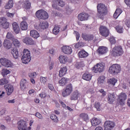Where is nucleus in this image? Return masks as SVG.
<instances>
[{"instance_id": "obj_64", "label": "nucleus", "mask_w": 130, "mask_h": 130, "mask_svg": "<svg viewBox=\"0 0 130 130\" xmlns=\"http://www.w3.org/2000/svg\"><path fill=\"white\" fill-rule=\"evenodd\" d=\"M95 130H103V128L101 126L96 127Z\"/></svg>"}, {"instance_id": "obj_25", "label": "nucleus", "mask_w": 130, "mask_h": 130, "mask_svg": "<svg viewBox=\"0 0 130 130\" xmlns=\"http://www.w3.org/2000/svg\"><path fill=\"white\" fill-rule=\"evenodd\" d=\"M91 124L93 126L98 125L101 123V120L97 118H93L91 120Z\"/></svg>"}, {"instance_id": "obj_18", "label": "nucleus", "mask_w": 130, "mask_h": 130, "mask_svg": "<svg viewBox=\"0 0 130 130\" xmlns=\"http://www.w3.org/2000/svg\"><path fill=\"white\" fill-rule=\"evenodd\" d=\"M22 42L27 45H33V44H34V41L29 37L24 38L22 40Z\"/></svg>"}, {"instance_id": "obj_46", "label": "nucleus", "mask_w": 130, "mask_h": 130, "mask_svg": "<svg viewBox=\"0 0 130 130\" xmlns=\"http://www.w3.org/2000/svg\"><path fill=\"white\" fill-rule=\"evenodd\" d=\"M28 76L29 77V78H31V79H34V78H36V76H37V74H36V72H31L28 73Z\"/></svg>"}, {"instance_id": "obj_54", "label": "nucleus", "mask_w": 130, "mask_h": 130, "mask_svg": "<svg viewBox=\"0 0 130 130\" xmlns=\"http://www.w3.org/2000/svg\"><path fill=\"white\" fill-rule=\"evenodd\" d=\"M118 10H116L114 15H113V17L115 18V19H117V18H118V17H119V15H118L116 13L117 12H118Z\"/></svg>"}, {"instance_id": "obj_57", "label": "nucleus", "mask_w": 130, "mask_h": 130, "mask_svg": "<svg viewBox=\"0 0 130 130\" xmlns=\"http://www.w3.org/2000/svg\"><path fill=\"white\" fill-rule=\"evenodd\" d=\"M48 87L49 89L50 90H51V91L53 90V89H54V87H53V85L51 84H49L48 85Z\"/></svg>"}, {"instance_id": "obj_63", "label": "nucleus", "mask_w": 130, "mask_h": 130, "mask_svg": "<svg viewBox=\"0 0 130 130\" xmlns=\"http://www.w3.org/2000/svg\"><path fill=\"white\" fill-rule=\"evenodd\" d=\"M78 44H79V46H80V47H83L84 46V43L82 41H79L78 42Z\"/></svg>"}, {"instance_id": "obj_3", "label": "nucleus", "mask_w": 130, "mask_h": 130, "mask_svg": "<svg viewBox=\"0 0 130 130\" xmlns=\"http://www.w3.org/2000/svg\"><path fill=\"white\" fill-rule=\"evenodd\" d=\"M121 70V67L119 66V64H114L110 67L109 69V72L110 74L115 75L120 73Z\"/></svg>"}, {"instance_id": "obj_44", "label": "nucleus", "mask_w": 130, "mask_h": 130, "mask_svg": "<svg viewBox=\"0 0 130 130\" xmlns=\"http://www.w3.org/2000/svg\"><path fill=\"white\" fill-rule=\"evenodd\" d=\"M40 81L42 82L44 85H45L46 84V82H47V77H40Z\"/></svg>"}, {"instance_id": "obj_59", "label": "nucleus", "mask_w": 130, "mask_h": 130, "mask_svg": "<svg viewBox=\"0 0 130 130\" xmlns=\"http://www.w3.org/2000/svg\"><path fill=\"white\" fill-rule=\"evenodd\" d=\"M116 10H118V11H117L116 13L119 16L121 13H122V10L119 8H117Z\"/></svg>"}, {"instance_id": "obj_27", "label": "nucleus", "mask_w": 130, "mask_h": 130, "mask_svg": "<svg viewBox=\"0 0 130 130\" xmlns=\"http://www.w3.org/2000/svg\"><path fill=\"white\" fill-rule=\"evenodd\" d=\"M12 27L13 31L16 34H18L19 32H20V27H19V25L17 22H13L12 23Z\"/></svg>"}, {"instance_id": "obj_61", "label": "nucleus", "mask_w": 130, "mask_h": 130, "mask_svg": "<svg viewBox=\"0 0 130 130\" xmlns=\"http://www.w3.org/2000/svg\"><path fill=\"white\" fill-rule=\"evenodd\" d=\"M55 16H57V17H62V14L59 12H57L55 13Z\"/></svg>"}, {"instance_id": "obj_38", "label": "nucleus", "mask_w": 130, "mask_h": 130, "mask_svg": "<svg viewBox=\"0 0 130 130\" xmlns=\"http://www.w3.org/2000/svg\"><path fill=\"white\" fill-rule=\"evenodd\" d=\"M108 82L110 84H111V85H113V86H115V84H116V83H117V79L113 78L110 79V80H109L108 81Z\"/></svg>"}, {"instance_id": "obj_6", "label": "nucleus", "mask_w": 130, "mask_h": 130, "mask_svg": "<svg viewBox=\"0 0 130 130\" xmlns=\"http://www.w3.org/2000/svg\"><path fill=\"white\" fill-rule=\"evenodd\" d=\"M73 85L69 84L67 85L62 91V96L63 97H67L71 94L73 90Z\"/></svg>"}, {"instance_id": "obj_21", "label": "nucleus", "mask_w": 130, "mask_h": 130, "mask_svg": "<svg viewBox=\"0 0 130 130\" xmlns=\"http://www.w3.org/2000/svg\"><path fill=\"white\" fill-rule=\"evenodd\" d=\"M4 46L7 49H10V48H12V46H13V44L11 43V41L5 40L4 42Z\"/></svg>"}, {"instance_id": "obj_4", "label": "nucleus", "mask_w": 130, "mask_h": 130, "mask_svg": "<svg viewBox=\"0 0 130 130\" xmlns=\"http://www.w3.org/2000/svg\"><path fill=\"white\" fill-rule=\"evenodd\" d=\"M112 54L114 56H121L123 54V49L121 46H116L112 49Z\"/></svg>"}, {"instance_id": "obj_30", "label": "nucleus", "mask_w": 130, "mask_h": 130, "mask_svg": "<svg viewBox=\"0 0 130 130\" xmlns=\"http://www.w3.org/2000/svg\"><path fill=\"white\" fill-rule=\"evenodd\" d=\"M22 6L25 9H30V8H31V3L28 0H25L24 3H22Z\"/></svg>"}, {"instance_id": "obj_13", "label": "nucleus", "mask_w": 130, "mask_h": 130, "mask_svg": "<svg viewBox=\"0 0 130 130\" xmlns=\"http://www.w3.org/2000/svg\"><path fill=\"white\" fill-rule=\"evenodd\" d=\"M116 99V96H115V94L114 93H109L107 95V100L108 103L110 104H113V102L115 101Z\"/></svg>"}, {"instance_id": "obj_43", "label": "nucleus", "mask_w": 130, "mask_h": 130, "mask_svg": "<svg viewBox=\"0 0 130 130\" xmlns=\"http://www.w3.org/2000/svg\"><path fill=\"white\" fill-rule=\"evenodd\" d=\"M8 83H9V81L5 78H2L0 79V85L1 86L6 85V84H8Z\"/></svg>"}, {"instance_id": "obj_5", "label": "nucleus", "mask_w": 130, "mask_h": 130, "mask_svg": "<svg viewBox=\"0 0 130 130\" xmlns=\"http://www.w3.org/2000/svg\"><path fill=\"white\" fill-rule=\"evenodd\" d=\"M36 16L38 19L46 20L48 19V13L43 10H40L36 12Z\"/></svg>"}, {"instance_id": "obj_49", "label": "nucleus", "mask_w": 130, "mask_h": 130, "mask_svg": "<svg viewBox=\"0 0 130 130\" xmlns=\"http://www.w3.org/2000/svg\"><path fill=\"white\" fill-rule=\"evenodd\" d=\"M7 38L8 39H11L12 41L13 39H14L15 38H14V36L11 34V32H8L6 36Z\"/></svg>"}, {"instance_id": "obj_20", "label": "nucleus", "mask_w": 130, "mask_h": 130, "mask_svg": "<svg viewBox=\"0 0 130 130\" xmlns=\"http://www.w3.org/2000/svg\"><path fill=\"white\" fill-rule=\"evenodd\" d=\"M82 79L85 81H90L92 79V75L89 72H86L83 74Z\"/></svg>"}, {"instance_id": "obj_35", "label": "nucleus", "mask_w": 130, "mask_h": 130, "mask_svg": "<svg viewBox=\"0 0 130 130\" xmlns=\"http://www.w3.org/2000/svg\"><path fill=\"white\" fill-rule=\"evenodd\" d=\"M68 81H69V79L62 78L59 81V84L61 86H64V85L68 83Z\"/></svg>"}, {"instance_id": "obj_55", "label": "nucleus", "mask_w": 130, "mask_h": 130, "mask_svg": "<svg viewBox=\"0 0 130 130\" xmlns=\"http://www.w3.org/2000/svg\"><path fill=\"white\" fill-rule=\"evenodd\" d=\"M39 96L41 98H45L46 97V93L45 92H42L39 94Z\"/></svg>"}, {"instance_id": "obj_28", "label": "nucleus", "mask_w": 130, "mask_h": 130, "mask_svg": "<svg viewBox=\"0 0 130 130\" xmlns=\"http://www.w3.org/2000/svg\"><path fill=\"white\" fill-rule=\"evenodd\" d=\"M30 36H31V37H33L34 38H35L36 39H37V38H38V37H39V36H40L38 31H37V30H30Z\"/></svg>"}, {"instance_id": "obj_41", "label": "nucleus", "mask_w": 130, "mask_h": 130, "mask_svg": "<svg viewBox=\"0 0 130 130\" xmlns=\"http://www.w3.org/2000/svg\"><path fill=\"white\" fill-rule=\"evenodd\" d=\"M80 116V117H81V118H83L84 119V121H88V120H89V118H88V115L87 114H81Z\"/></svg>"}, {"instance_id": "obj_23", "label": "nucleus", "mask_w": 130, "mask_h": 130, "mask_svg": "<svg viewBox=\"0 0 130 130\" xmlns=\"http://www.w3.org/2000/svg\"><path fill=\"white\" fill-rule=\"evenodd\" d=\"M67 72H68V68L66 67H63L60 69L59 71V76L60 77H63L64 75L67 74Z\"/></svg>"}, {"instance_id": "obj_36", "label": "nucleus", "mask_w": 130, "mask_h": 130, "mask_svg": "<svg viewBox=\"0 0 130 130\" xmlns=\"http://www.w3.org/2000/svg\"><path fill=\"white\" fill-rule=\"evenodd\" d=\"M115 29L118 33L121 34L123 32V28L122 27V26L120 25V24L117 25Z\"/></svg>"}, {"instance_id": "obj_34", "label": "nucleus", "mask_w": 130, "mask_h": 130, "mask_svg": "<svg viewBox=\"0 0 130 130\" xmlns=\"http://www.w3.org/2000/svg\"><path fill=\"white\" fill-rule=\"evenodd\" d=\"M11 53L15 59H17L19 57V52L17 50H12Z\"/></svg>"}, {"instance_id": "obj_50", "label": "nucleus", "mask_w": 130, "mask_h": 130, "mask_svg": "<svg viewBox=\"0 0 130 130\" xmlns=\"http://www.w3.org/2000/svg\"><path fill=\"white\" fill-rule=\"evenodd\" d=\"M95 108L97 109L99 111H100V109H101V106L100 105V103H95L94 105Z\"/></svg>"}, {"instance_id": "obj_56", "label": "nucleus", "mask_w": 130, "mask_h": 130, "mask_svg": "<svg viewBox=\"0 0 130 130\" xmlns=\"http://www.w3.org/2000/svg\"><path fill=\"white\" fill-rule=\"evenodd\" d=\"M125 24L127 27H130V19L125 20Z\"/></svg>"}, {"instance_id": "obj_10", "label": "nucleus", "mask_w": 130, "mask_h": 130, "mask_svg": "<svg viewBox=\"0 0 130 130\" xmlns=\"http://www.w3.org/2000/svg\"><path fill=\"white\" fill-rule=\"evenodd\" d=\"M100 32L102 35V36H104L105 37H107L108 35H109V30L104 26H101L100 28Z\"/></svg>"}, {"instance_id": "obj_1", "label": "nucleus", "mask_w": 130, "mask_h": 130, "mask_svg": "<svg viewBox=\"0 0 130 130\" xmlns=\"http://www.w3.org/2000/svg\"><path fill=\"white\" fill-rule=\"evenodd\" d=\"M97 9L99 18L103 20L104 16H106V14H107V9L104 4L101 3L98 5Z\"/></svg>"}, {"instance_id": "obj_62", "label": "nucleus", "mask_w": 130, "mask_h": 130, "mask_svg": "<svg viewBox=\"0 0 130 130\" xmlns=\"http://www.w3.org/2000/svg\"><path fill=\"white\" fill-rule=\"evenodd\" d=\"M53 64H54V63H53V62H51L50 64V66H49V69L50 70H52V69H53Z\"/></svg>"}, {"instance_id": "obj_42", "label": "nucleus", "mask_w": 130, "mask_h": 130, "mask_svg": "<svg viewBox=\"0 0 130 130\" xmlns=\"http://www.w3.org/2000/svg\"><path fill=\"white\" fill-rule=\"evenodd\" d=\"M3 29H8L9 27H10V23L9 22L6 21L4 23L1 24L0 25Z\"/></svg>"}, {"instance_id": "obj_8", "label": "nucleus", "mask_w": 130, "mask_h": 130, "mask_svg": "<svg viewBox=\"0 0 130 130\" xmlns=\"http://www.w3.org/2000/svg\"><path fill=\"white\" fill-rule=\"evenodd\" d=\"M0 62L3 67H6V68H12V67H13L12 61L6 58H1Z\"/></svg>"}, {"instance_id": "obj_29", "label": "nucleus", "mask_w": 130, "mask_h": 130, "mask_svg": "<svg viewBox=\"0 0 130 130\" xmlns=\"http://www.w3.org/2000/svg\"><path fill=\"white\" fill-rule=\"evenodd\" d=\"M27 80L26 79H22L20 82V87L22 90H24V89H26V86H27Z\"/></svg>"}, {"instance_id": "obj_24", "label": "nucleus", "mask_w": 130, "mask_h": 130, "mask_svg": "<svg viewBox=\"0 0 130 130\" xmlns=\"http://www.w3.org/2000/svg\"><path fill=\"white\" fill-rule=\"evenodd\" d=\"M80 96H81V94H80V93L78 91H75L71 96V100H77L78 98H79Z\"/></svg>"}, {"instance_id": "obj_32", "label": "nucleus", "mask_w": 130, "mask_h": 130, "mask_svg": "<svg viewBox=\"0 0 130 130\" xmlns=\"http://www.w3.org/2000/svg\"><path fill=\"white\" fill-rule=\"evenodd\" d=\"M13 7H14V2L13 1V0H9L8 1V3L5 6V9H12Z\"/></svg>"}, {"instance_id": "obj_31", "label": "nucleus", "mask_w": 130, "mask_h": 130, "mask_svg": "<svg viewBox=\"0 0 130 130\" xmlns=\"http://www.w3.org/2000/svg\"><path fill=\"white\" fill-rule=\"evenodd\" d=\"M20 28L21 30L25 31L28 29V24L25 21H22L20 23Z\"/></svg>"}, {"instance_id": "obj_16", "label": "nucleus", "mask_w": 130, "mask_h": 130, "mask_svg": "<svg viewBox=\"0 0 130 130\" xmlns=\"http://www.w3.org/2000/svg\"><path fill=\"white\" fill-rule=\"evenodd\" d=\"M79 21H87L89 18V14L86 13H81L78 15Z\"/></svg>"}, {"instance_id": "obj_45", "label": "nucleus", "mask_w": 130, "mask_h": 130, "mask_svg": "<svg viewBox=\"0 0 130 130\" xmlns=\"http://www.w3.org/2000/svg\"><path fill=\"white\" fill-rule=\"evenodd\" d=\"M105 80V78H104V77L101 76L98 78V84H103L104 83V81Z\"/></svg>"}, {"instance_id": "obj_22", "label": "nucleus", "mask_w": 130, "mask_h": 130, "mask_svg": "<svg viewBox=\"0 0 130 130\" xmlns=\"http://www.w3.org/2000/svg\"><path fill=\"white\" fill-rule=\"evenodd\" d=\"M89 55L88 52H86V51L83 50L78 52V56L80 58H84L85 57H87Z\"/></svg>"}, {"instance_id": "obj_9", "label": "nucleus", "mask_w": 130, "mask_h": 130, "mask_svg": "<svg viewBox=\"0 0 130 130\" xmlns=\"http://www.w3.org/2000/svg\"><path fill=\"white\" fill-rule=\"evenodd\" d=\"M115 124L114 122L110 121H106L104 124L105 130H111L114 127Z\"/></svg>"}, {"instance_id": "obj_58", "label": "nucleus", "mask_w": 130, "mask_h": 130, "mask_svg": "<svg viewBox=\"0 0 130 130\" xmlns=\"http://www.w3.org/2000/svg\"><path fill=\"white\" fill-rule=\"evenodd\" d=\"M6 15L7 17H10V18H13L14 17V14L10 12H7Z\"/></svg>"}, {"instance_id": "obj_12", "label": "nucleus", "mask_w": 130, "mask_h": 130, "mask_svg": "<svg viewBox=\"0 0 130 130\" xmlns=\"http://www.w3.org/2000/svg\"><path fill=\"white\" fill-rule=\"evenodd\" d=\"M35 29H37V30H40V29H43V30H44L45 29L48 28V23L47 22H40L39 25L36 24L35 25Z\"/></svg>"}, {"instance_id": "obj_19", "label": "nucleus", "mask_w": 130, "mask_h": 130, "mask_svg": "<svg viewBox=\"0 0 130 130\" xmlns=\"http://www.w3.org/2000/svg\"><path fill=\"white\" fill-rule=\"evenodd\" d=\"M82 37L83 40H85V41H91L94 39V36L92 35L82 34Z\"/></svg>"}, {"instance_id": "obj_17", "label": "nucleus", "mask_w": 130, "mask_h": 130, "mask_svg": "<svg viewBox=\"0 0 130 130\" xmlns=\"http://www.w3.org/2000/svg\"><path fill=\"white\" fill-rule=\"evenodd\" d=\"M61 50L65 54H71L73 52L72 48L69 46H64L61 48Z\"/></svg>"}, {"instance_id": "obj_7", "label": "nucleus", "mask_w": 130, "mask_h": 130, "mask_svg": "<svg viewBox=\"0 0 130 130\" xmlns=\"http://www.w3.org/2000/svg\"><path fill=\"white\" fill-rule=\"evenodd\" d=\"M104 63L102 62L96 64L94 67L92 68V70L94 71V72L97 73H102L105 69V66Z\"/></svg>"}, {"instance_id": "obj_26", "label": "nucleus", "mask_w": 130, "mask_h": 130, "mask_svg": "<svg viewBox=\"0 0 130 130\" xmlns=\"http://www.w3.org/2000/svg\"><path fill=\"white\" fill-rule=\"evenodd\" d=\"M108 50L106 47H100L98 50L99 54H105Z\"/></svg>"}, {"instance_id": "obj_2", "label": "nucleus", "mask_w": 130, "mask_h": 130, "mask_svg": "<svg viewBox=\"0 0 130 130\" xmlns=\"http://www.w3.org/2000/svg\"><path fill=\"white\" fill-rule=\"evenodd\" d=\"M23 56L21 57V60L23 63H28L31 60V55H30V51L27 49L23 50Z\"/></svg>"}, {"instance_id": "obj_52", "label": "nucleus", "mask_w": 130, "mask_h": 130, "mask_svg": "<svg viewBox=\"0 0 130 130\" xmlns=\"http://www.w3.org/2000/svg\"><path fill=\"white\" fill-rule=\"evenodd\" d=\"M35 116L40 119H43V116H42V115H41V114H40V113L37 112L35 114Z\"/></svg>"}, {"instance_id": "obj_15", "label": "nucleus", "mask_w": 130, "mask_h": 130, "mask_svg": "<svg viewBox=\"0 0 130 130\" xmlns=\"http://www.w3.org/2000/svg\"><path fill=\"white\" fill-rule=\"evenodd\" d=\"M57 5L59 6V7H63L64 6V2L61 0H53L52 1V7L54 9H56V7H57Z\"/></svg>"}, {"instance_id": "obj_47", "label": "nucleus", "mask_w": 130, "mask_h": 130, "mask_svg": "<svg viewBox=\"0 0 130 130\" xmlns=\"http://www.w3.org/2000/svg\"><path fill=\"white\" fill-rule=\"evenodd\" d=\"M8 20L5 17H1L0 18V25H2L3 23L7 22Z\"/></svg>"}, {"instance_id": "obj_37", "label": "nucleus", "mask_w": 130, "mask_h": 130, "mask_svg": "<svg viewBox=\"0 0 130 130\" xmlns=\"http://www.w3.org/2000/svg\"><path fill=\"white\" fill-rule=\"evenodd\" d=\"M12 41L14 46H16V47H19L21 44V43H20V41H19V40H17L15 38L13 39Z\"/></svg>"}, {"instance_id": "obj_60", "label": "nucleus", "mask_w": 130, "mask_h": 130, "mask_svg": "<svg viewBox=\"0 0 130 130\" xmlns=\"http://www.w3.org/2000/svg\"><path fill=\"white\" fill-rule=\"evenodd\" d=\"M124 2L128 7H130V0H125Z\"/></svg>"}, {"instance_id": "obj_14", "label": "nucleus", "mask_w": 130, "mask_h": 130, "mask_svg": "<svg viewBox=\"0 0 130 130\" xmlns=\"http://www.w3.org/2000/svg\"><path fill=\"white\" fill-rule=\"evenodd\" d=\"M4 88L6 90L7 95H11L14 92V86L11 84H6L4 85Z\"/></svg>"}, {"instance_id": "obj_53", "label": "nucleus", "mask_w": 130, "mask_h": 130, "mask_svg": "<svg viewBox=\"0 0 130 130\" xmlns=\"http://www.w3.org/2000/svg\"><path fill=\"white\" fill-rule=\"evenodd\" d=\"M10 74V71L7 69H5L3 71V76H7V75H9Z\"/></svg>"}, {"instance_id": "obj_51", "label": "nucleus", "mask_w": 130, "mask_h": 130, "mask_svg": "<svg viewBox=\"0 0 130 130\" xmlns=\"http://www.w3.org/2000/svg\"><path fill=\"white\" fill-rule=\"evenodd\" d=\"M74 34H75L76 37V40L78 41L80 39V34L78 31H74Z\"/></svg>"}, {"instance_id": "obj_48", "label": "nucleus", "mask_w": 130, "mask_h": 130, "mask_svg": "<svg viewBox=\"0 0 130 130\" xmlns=\"http://www.w3.org/2000/svg\"><path fill=\"white\" fill-rule=\"evenodd\" d=\"M109 41L111 44H115L116 43V40L113 37H111L109 39Z\"/></svg>"}, {"instance_id": "obj_11", "label": "nucleus", "mask_w": 130, "mask_h": 130, "mask_svg": "<svg viewBox=\"0 0 130 130\" xmlns=\"http://www.w3.org/2000/svg\"><path fill=\"white\" fill-rule=\"evenodd\" d=\"M125 100H126V94L124 92L121 93L118 97V102L120 105H124Z\"/></svg>"}, {"instance_id": "obj_33", "label": "nucleus", "mask_w": 130, "mask_h": 130, "mask_svg": "<svg viewBox=\"0 0 130 130\" xmlns=\"http://www.w3.org/2000/svg\"><path fill=\"white\" fill-rule=\"evenodd\" d=\"M59 60L61 63H66L68 61V57L63 55H61L59 57Z\"/></svg>"}, {"instance_id": "obj_39", "label": "nucleus", "mask_w": 130, "mask_h": 130, "mask_svg": "<svg viewBox=\"0 0 130 130\" xmlns=\"http://www.w3.org/2000/svg\"><path fill=\"white\" fill-rule=\"evenodd\" d=\"M53 33L55 35H57L58 33H59V26L55 25L53 29Z\"/></svg>"}, {"instance_id": "obj_40", "label": "nucleus", "mask_w": 130, "mask_h": 130, "mask_svg": "<svg viewBox=\"0 0 130 130\" xmlns=\"http://www.w3.org/2000/svg\"><path fill=\"white\" fill-rule=\"evenodd\" d=\"M50 118L54 121V122H55L57 123V122H58V118H57V116L54 114H52L50 116Z\"/></svg>"}]
</instances>
